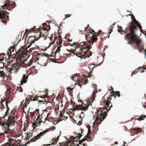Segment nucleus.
<instances>
[{"instance_id": "ea45409f", "label": "nucleus", "mask_w": 146, "mask_h": 146, "mask_svg": "<svg viewBox=\"0 0 146 146\" xmlns=\"http://www.w3.org/2000/svg\"><path fill=\"white\" fill-rule=\"evenodd\" d=\"M84 116V113L82 111H81V112L80 113L79 117L81 118H82V117H83Z\"/></svg>"}, {"instance_id": "09e8293b", "label": "nucleus", "mask_w": 146, "mask_h": 146, "mask_svg": "<svg viewBox=\"0 0 146 146\" xmlns=\"http://www.w3.org/2000/svg\"><path fill=\"white\" fill-rule=\"evenodd\" d=\"M136 71V70H135V71H133L132 73V74L131 75V76H132V75L133 74H135V72Z\"/></svg>"}, {"instance_id": "5fc2aeb1", "label": "nucleus", "mask_w": 146, "mask_h": 146, "mask_svg": "<svg viewBox=\"0 0 146 146\" xmlns=\"http://www.w3.org/2000/svg\"><path fill=\"white\" fill-rule=\"evenodd\" d=\"M92 32L94 33V34H95V33H98V32L97 33H95L94 31V30H92Z\"/></svg>"}, {"instance_id": "2eb2a0df", "label": "nucleus", "mask_w": 146, "mask_h": 146, "mask_svg": "<svg viewBox=\"0 0 146 146\" xmlns=\"http://www.w3.org/2000/svg\"><path fill=\"white\" fill-rule=\"evenodd\" d=\"M58 37H59V39H58V42L59 43V46L58 47L57 49L56 50L55 52H54V54L53 56H54V58H57L56 55H59V51L60 50V48L61 47V46H60V45L62 43L61 42L62 41V38L61 37V36L60 35H58Z\"/></svg>"}, {"instance_id": "c03bdc74", "label": "nucleus", "mask_w": 146, "mask_h": 146, "mask_svg": "<svg viewBox=\"0 0 146 146\" xmlns=\"http://www.w3.org/2000/svg\"><path fill=\"white\" fill-rule=\"evenodd\" d=\"M71 16V15H70V14H67L65 16V19H66V18H67L69 17H70Z\"/></svg>"}, {"instance_id": "338daca9", "label": "nucleus", "mask_w": 146, "mask_h": 146, "mask_svg": "<svg viewBox=\"0 0 146 146\" xmlns=\"http://www.w3.org/2000/svg\"><path fill=\"white\" fill-rule=\"evenodd\" d=\"M39 113V112L38 113H37V112H36V113H35V114H36V115L37 114H38Z\"/></svg>"}, {"instance_id": "4be33fe9", "label": "nucleus", "mask_w": 146, "mask_h": 146, "mask_svg": "<svg viewBox=\"0 0 146 146\" xmlns=\"http://www.w3.org/2000/svg\"><path fill=\"white\" fill-rule=\"evenodd\" d=\"M27 59H26V60H22V59H16V63H17V62L19 63V66L22 64L24 63L25 64H27V63H26L25 62L27 61Z\"/></svg>"}, {"instance_id": "9b49d317", "label": "nucleus", "mask_w": 146, "mask_h": 146, "mask_svg": "<svg viewBox=\"0 0 146 146\" xmlns=\"http://www.w3.org/2000/svg\"><path fill=\"white\" fill-rule=\"evenodd\" d=\"M15 6V3L12 1H10L9 0L5 1V3L4 4L3 6H1L2 8L5 9V7L6 8L7 10L11 11Z\"/></svg>"}, {"instance_id": "c756f323", "label": "nucleus", "mask_w": 146, "mask_h": 146, "mask_svg": "<svg viewBox=\"0 0 146 146\" xmlns=\"http://www.w3.org/2000/svg\"><path fill=\"white\" fill-rule=\"evenodd\" d=\"M1 104H0V109H3L4 108L5 106L3 104V102H6V101H7V100H5V99H4L3 100H2V99H1Z\"/></svg>"}, {"instance_id": "b1692460", "label": "nucleus", "mask_w": 146, "mask_h": 146, "mask_svg": "<svg viewBox=\"0 0 146 146\" xmlns=\"http://www.w3.org/2000/svg\"><path fill=\"white\" fill-rule=\"evenodd\" d=\"M27 103L26 101L23 100L21 103V105L22 106H23V107L22 108V110H23V112L26 113V112L24 111V108L27 107Z\"/></svg>"}, {"instance_id": "f03ea898", "label": "nucleus", "mask_w": 146, "mask_h": 146, "mask_svg": "<svg viewBox=\"0 0 146 146\" xmlns=\"http://www.w3.org/2000/svg\"><path fill=\"white\" fill-rule=\"evenodd\" d=\"M7 103L8 102L7 101L5 102L7 109L5 115L2 117H0V125L2 126L3 129H5V131L4 132L5 133H9L12 135V136H15V131L11 129L10 128L14 126L15 123H17L18 117L15 114L16 109L14 108L11 111L8 119H4L5 116L9 114V109Z\"/></svg>"}, {"instance_id": "3c124183", "label": "nucleus", "mask_w": 146, "mask_h": 146, "mask_svg": "<svg viewBox=\"0 0 146 146\" xmlns=\"http://www.w3.org/2000/svg\"><path fill=\"white\" fill-rule=\"evenodd\" d=\"M49 115V113H47V116L45 118V119H47L48 116Z\"/></svg>"}, {"instance_id": "4d7b16f0", "label": "nucleus", "mask_w": 146, "mask_h": 146, "mask_svg": "<svg viewBox=\"0 0 146 146\" xmlns=\"http://www.w3.org/2000/svg\"><path fill=\"white\" fill-rule=\"evenodd\" d=\"M29 61H30V60H29ZM32 63V62H31L30 61H29V63L28 65H30Z\"/></svg>"}, {"instance_id": "0eeeda50", "label": "nucleus", "mask_w": 146, "mask_h": 146, "mask_svg": "<svg viewBox=\"0 0 146 146\" xmlns=\"http://www.w3.org/2000/svg\"><path fill=\"white\" fill-rule=\"evenodd\" d=\"M37 35H39V37L33 36L29 37L28 39L27 42L28 43L30 44L28 45L26 48L24 47V48H21L19 50V54H26V52L27 51V49L35 41L38 40L39 38H42V37H39V34H37Z\"/></svg>"}, {"instance_id": "a19ab883", "label": "nucleus", "mask_w": 146, "mask_h": 146, "mask_svg": "<svg viewBox=\"0 0 146 146\" xmlns=\"http://www.w3.org/2000/svg\"><path fill=\"white\" fill-rule=\"evenodd\" d=\"M107 48L106 46H104L103 47H102L101 48V49H102L103 52H104L105 50H106V48Z\"/></svg>"}, {"instance_id": "e433bc0d", "label": "nucleus", "mask_w": 146, "mask_h": 146, "mask_svg": "<svg viewBox=\"0 0 146 146\" xmlns=\"http://www.w3.org/2000/svg\"><path fill=\"white\" fill-rule=\"evenodd\" d=\"M5 54L4 53H1L0 54V61H2L4 57V56Z\"/></svg>"}, {"instance_id": "ddd939ff", "label": "nucleus", "mask_w": 146, "mask_h": 146, "mask_svg": "<svg viewBox=\"0 0 146 146\" xmlns=\"http://www.w3.org/2000/svg\"><path fill=\"white\" fill-rule=\"evenodd\" d=\"M49 130V129H46L45 130H44L40 132L38 134H37L36 136H34V137L31 138V141L32 142L36 141L37 139H40L41 137L43 136L46 133L48 132Z\"/></svg>"}, {"instance_id": "412c9836", "label": "nucleus", "mask_w": 146, "mask_h": 146, "mask_svg": "<svg viewBox=\"0 0 146 146\" xmlns=\"http://www.w3.org/2000/svg\"><path fill=\"white\" fill-rule=\"evenodd\" d=\"M42 115H41L39 113L38 114V115L37 118V121L38 120V122H40V121L41 122L42 121H41V119L42 118V115L44 114H46V111L45 110L44 111H42V113H41Z\"/></svg>"}, {"instance_id": "423d86ee", "label": "nucleus", "mask_w": 146, "mask_h": 146, "mask_svg": "<svg viewBox=\"0 0 146 146\" xmlns=\"http://www.w3.org/2000/svg\"><path fill=\"white\" fill-rule=\"evenodd\" d=\"M131 17L133 22H131L129 23L128 27H127V29H129V32L128 33H125L126 35L124 36V38H130L131 36H132L134 35L138 36L136 33V31L137 30V28L135 24L138 27H140L141 25L135 19L133 15L131 16Z\"/></svg>"}, {"instance_id": "13d9d810", "label": "nucleus", "mask_w": 146, "mask_h": 146, "mask_svg": "<svg viewBox=\"0 0 146 146\" xmlns=\"http://www.w3.org/2000/svg\"><path fill=\"white\" fill-rule=\"evenodd\" d=\"M126 142H124L123 143V146H126Z\"/></svg>"}, {"instance_id": "1a4fd4ad", "label": "nucleus", "mask_w": 146, "mask_h": 146, "mask_svg": "<svg viewBox=\"0 0 146 146\" xmlns=\"http://www.w3.org/2000/svg\"><path fill=\"white\" fill-rule=\"evenodd\" d=\"M19 64L17 62L12 64L11 65H7L6 67L7 74L8 73L9 75H10L12 73H17L19 70Z\"/></svg>"}, {"instance_id": "052dcab7", "label": "nucleus", "mask_w": 146, "mask_h": 146, "mask_svg": "<svg viewBox=\"0 0 146 146\" xmlns=\"http://www.w3.org/2000/svg\"><path fill=\"white\" fill-rule=\"evenodd\" d=\"M36 123H33V125H35V127H36Z\"/></svg>"}, {"instance_id": "0e129e2a", "label": "nucleus", "mask_w": 146, "mask_h": 146, "mask_svg": "<svg viewBox=\"0 0 146 146\" xmlns=\"http://www.w3.org/2000/svg\"><path fill=\"white\" fill-rule=\"evenodd\" d=\"M69 89H70V90H72V89H71V88H70V87H69L68 88H67L68 90Z\"/></svg>"}, {"instance_id": "f8f14e48", "label": "nucleus", "mask_w": 146, "mask_h": 146, "mask_svg": "<svg viewBox=\"0 0 146 146\" xmlns=\"http://www.w3.org/2000/svg\"><path fill=\"white\" fill-rule=\"evenodd\" d=\"M88 131L87 135L86 136L85 138H83L82 140H80V141H79L80 144L82 143L86 140H87L88 141H90L93 139L94 135L92 133H91V130L89 127H88Z\"/></svg>"}, {"instance_id": "dca6fc26", "label": "nucleus", "mask_w": 146, "mask_h": 146, "mask_svg": "<svg viewBox=\"0 0 146 146\" xmlns=\"http://www.w3.org/2000/svg\"><path fill=\"white\" fill-rule=\"evenodd\" d=\"M9 143L4 144V146H18L17 142L16 140L11 139L8 140Z\"/></svg>"}, {"instance_id": "603ef678", "label": "nucleus", "mask_w": 146, "mask_h": 146, "mask_svg": "<svg viewBox=\"0 0 146 146\" xmlns=\"http://www.w3.org/2000/svg\"><path fill=\"white\" fill-rule=\"evenodd\" d=\"M112 29L113 28H111L109 30V31H110L111 32L112 31Z\"/></svg>"}, {"instance_id": "4468645a", "label": "nucleus", "mask_w": 146, "mask_h": 146, "mask_svg": "<svg viewBox=\"0 0 146 146\" xmlns=\"http://www.w3.org/2000/svg\"><path fill=\"white\" fill-rule=\"evenodd\" d=\"M72 78L73 80L74 81H75V80H78L79 85L80 86H81L82 85L85 84L88 82V80L85 78H84L83 79H81V78H80V80H78V78L77 76H75L74 77H73Z\"/></svg>"}, {"instance_id": "aec40b11", "label": "nucleus", "mask_w": 146, "mask_h": 146, "mask_svg": "<svg viewBox=\"0 0 146 146\" xmlns=\"http://www.w3.org/2000/svg\"><path fill=\"white\" fill-rule=\"evenodd\" d=\"M28 76L29 75H23V76L22 78L21 81V85H22L23 83H25L27 82L29 77Z\"/></svg>"}, {"instance_id": "39448f33", "label": "nucleus", "mask_w": 146, "mask_h": 146, "mask_svg": "<svg viewBox=\"0 0 146 146\" xmlns=\"http://www.w3.org/2000/svg\"><path fill=\"white\" fill-rule=\"evenodd\" d=\"M124 39L127 41V44L132 45L135 48L139 49L140 52H141L142 50H143V44L139 37L134 35L133 36H131L130 38Z\"/></svg>"}, {"instance_id": "bb28decb", "label": "nucleus", "mask_w": 146, "mask_h": 146, "mask_svg": "<svg viewBox=\"0 0 146 146\" xmlns=\"http://www.w3.org/2000/svg\"><path fill=\"white\" fill-rule=\"evenodd\" d=\"M15 48L14 47L12 46H11L9 49V51L7 52V53L9 52V54H12L15 52Z\"/></svg>"}, {"instance_id": "473e14b6", "label": "nucleus", "mask_w": 146, "mask_h": 146, "mask_svg": "<svg viewBox=\"0 0 146 146\" xmlns=\"http://www.w3.org/2000/svg\"><path fill=\"white\" fill-rule=\"evenodd\" d=\"M0 76L3 78L5 77V73L3 71H0Z\"/></svg>"}, {"instance_id": "680f3d73", "label": "nucleus", "mask_w": 146, "mask_h": 146, "mask_svg": "<svg viewBox=\"0 0 146 146\" xmlns=\"http://www.w3.org/2000/svg\"><path fill=\"white\" fill-rule=\"evenodd\" d=\"M111 33V32L110 31H108V33H109V34L110 35Z\"/></svg>"}, {"instance_id": "a18cd8bd", "label": "nucleus", "mask_w": 146, "mask_h": 146, "mask_svg": "<svg viewBox=\"0 0 146 146\" xmlns=\"http://www.w3.org/2000/svg\"><path fill=\"white\" fill-rule=\"evenodd\" d=\"M82 122L81 121H79L78 123V124L79 125H80L82 124Z\"/></svg>"}, {"instance_id": "f704fd0d", "label": "nucleus", "mask_w": 146, "mask_h": 146, "mask_svg": "<svg viewBox=\"0 0 146 146\" xmlns=\"http://www.w3.org/2000/svg\"><path fill=\"white\" fill-rule=\"evenodd\" d=\"M40 96H36L35 97H34L33 98V99L32 98L31 100H32L33 101H35L36 100H37L38 101L40 99V98H39Z\"/></svg>"}, {"instance_id": "20e7f679", "label": "nucleus", "mask_w": 146, "mask_h": 146, "mask_svg": "<svg viewBox=\"0 0 146 146\" xmlns=\"http://www.w3.org/2000/svg\"><path fill=\"white\" fill-rule=\"evenodd\" d=\"M47 23H45L42 25V32L37 33L39 29L36 28V27L34 26L33 28H31L29 29H26V30L25 33L27 32V31L29 30V31L28 33L31 32L34 33H36L37 34H39V37H42V38L44 40H45L47 36H48V34L49 33L48 31L50 30V25H47Z\"/></svg>"}, {"instance_id": "8fccbe9b", "label": "nucleus", "mask_w": 146, "mask_h": 146, "mask_svg": "<svg viewBox=\"0 0 146 146\" xmlns=\"http://www.w3.org/2000/svg\"><path fill=\"white\" fill-rule=\"evenodd\" d=\"M53 35H51V36H50V39L51 40L52 39L53 40Z\"/></svg>"}, {"instance_id": "4c0bfd02", "label": "nucleus", "mask_w": 146, "mask_h": 146, "mask_svg": "<svg viewBox=\"0 0 146 146\" xmlns=\"http://www.w3.org/2000/svg\"><path fill=\"white\" fill-rule=\"evenodd\" d=\"M20 85H19V87H18V86L17 87H18V89H17V90L19 91L20 92H22L23 91V89L21 87V86H20Z\"/></svg>"}, {"instance_id": "c9c22d12", "label": "nucleus", "mask_w": 146, "mask_h": 146, "mask_svg": "<svg viewBox=\"0 0 146 146\" xmlns=\"http://www.w3.org/2000/svg\"><path fill=\"white\" fill-rule=\"evenodd\" d=\"M48 93H46L45 95H42V96H41L40 95L39 96H40V98L45 99V98H46L48 97Z\"/></svg>"}, {"instance_id": "e2e57ef3", "label": "nucleus", "mask_w": 146, "mask_h": 146, "mask_svg": "<svg viewBox=\"0 0 146 146\" xmlns=\"http://www.w3.org/2000/svg\"><path fill=\"white\" fill-rule=\"evenodd\" d=\"M114 143L115 144H118V143H117V141H115Z\"/></svg>"}, {"instance_id": "9d476101", "label": "nucleus", "mask_w": 146, "mask_h": 146, "mask_svg": "<svg viewBox=\"0 0 146 146\" xmlns=\"http://www.w3.org/2000/svg\"><path fill=\"white\" fill-rule=\"evenodd\" d=\"M82 135L80 133L78 134L77 136L74 137L72 136L71 138H73L72 139V141L71 143H69L67 146H79V144H80L79 140H80V137Z\"/></svg>"}, {"instance_id": "58836bf2", "label": "nucleus", "mask_w": 146, "mask_h": 146, "mask_svg": "<svg viewBox=\"0 0 146 146\" xmlns=\"http://www.w3.org/2000/svg\"><path fill=\"white\" fill-rule=\"evenodd\" d=\"M7 91L9 92V95H11L13 93V90L11 88H9L7 90Z\"/></svg>"}, {"instance_id": "393cba45", "label": "nucleus", "mask_w": 146, "mask_h": 146, "mask_svg": "<svg viewBox=\"0 0 146 146\" xmlns=\"http://www.w3.org/2000/svg\"><path fill=\"white\" fill-rule=\"evenodd\" d=\"M107 33H103L102 32L101 34H99L98 35V36H101V38H100V39H103V38L104 37L105 38V39H106V38H107V36H108V38H109V35H107Z\"/></svg>"}, {"instance_id": "864d4df0", "label": "nucleus", "mask_w": 146, "mask_h": 146, "mask_svg": "<svg viewBox=\"0 0 146 146\" xmlns=\"http://www.w3.org/2000/svg\"><path fill=\"white\" fill-rule=\"evenodd\" d=\"M54 44V42L53 41L52 42V41H51V42L50 43V45H51V44Z\"/></svg>"}, {"instance_id": "6e6d98bb", "label": "nucleus", "mask_w": 146, "mask_h": 146, "mask_svg": "<svg viewBox=\"0 0 146 146\" xmlns=\"http://www.w3.org/2000/svg\"><path fill=\"white\" fill-rule=\"evenodd\" d=\"M88 27H87L86 28H85L84 29L85 31H87L88 29Z\"/></svg>"}, {"instance_id": "a878e982", "label": "nucleus", "mask_w": 146, "mask_h": 146, "mask_svg": "<svg viewBox=\"0 0 146 146\" xmlns=\"http://www.w3.org/2000/svg\"><path fill=\"white\" fill-rule=\"evenodd\" d=\"M146 117V116L145 115H142L140 116H135V120H137L139 121L140 120H142L144 119Z\"/></svg>"}, {"instance_id": "bf43d9fd", "label": "nucleus", "mask_w": 146, "mask_h": 146, "mask_svg": "<svg viewBox=\"0 0 146 146\" xmlns=\"http://www.w3.org/2000/svg\"><path fill=\"white\" fill-rule=\"evenodd\" d=\"M141 68V67H139V68L137 69V70H138L139 69H140Z\"/></svg>"}, {"instance_id": "f257e3e1", "label": "nucleus", "mask_w": 146, "mask_h": 146, "mask_svg": "<svg viewBox=\"0 0 146 146\" xmlns=\"http://www.w3.org/2000/svg\"><path fill=\"white\" fill-rule=\"evenodd\" d=\"M102 33V31L100 30L98 33H95V34L89 32L86 35V39L87 41H84L73 43V45H75L77 48H79L81 52L79 54H76L78 57L85 59L86 58L89 57L92 55V52L89 50V49L91 48V46L94 42H97L98 40L97 37L99 34Z\"/></svg>"}, {"instance_id": "6e6552de", "label": "nucleus", "mask_w": 146, "mask_h": 146, "mask_svg": "<svg viewBox=\"0 0 146 146\" xmlns=\"http://www.w3.org/2000/svg\"><path fill=\"white\" fill-rule=\"evenodd\" d=\"M85 103V104L82 103V104L78 105L74 102H72V103L73 104V107L72 110L75 111L76 110H82L84 111L87 110L88 107L90 105V102L87 101Z\"/></svg>"}, {"instance_id": "49530a36", "label": "nucleus", "mask_w": 146, "mask_h": 146, "mask_svg": "<svg viewBox=\"0 0 146 146\" xmlns=\"http://www.w3.org/2000/svg\"><path fill=\"white\" fill-rule=\"evenodd\" d=\"M139 29L140 31L141 32H142V31H143V30L141 29L142 28V27H141V26H140V27H139Z\"/></svg>"}, {"instance_id": "7ed1b4c3", "label": "nucleus", "mask_w": 146, "mask_h": 146, "mask_svg": "<svg viewBox=\"0 0 146 146\" xmlns=\"http://www.w3.org/2000/svg\"><path fill=\"white\" fill-rule=\"evenodd\" d=\"M105 97V96H104L103 97L102 100L105 104V106H107L109 108L108 109L105 108H103L98 111L97 117L93 123L94 125L96 124L97 126H98L100 124L101 122L105 118L107 115V112L110 110V108L112 107L111 103L110 102L109 100L110 97H107L106 99Z\"/></svg>"}, {"instance_id": "f3484780", "label": "nucleus", "mask_w": 146, "mask_h": 146, "mask_svg": "<svg viewBox=\"0 0 146 146\" xmlns=\"http://www.w3.org/2000/svg\"><path fill=\"white\" fill-rule=\"evenodd\" d=\"M70 52L69 53L65 54H64V56L65 57H66V58L70 57L71 56H73L74 55H76L77 56L76 54H79L81 52V51L80 52H76L75 51H74L73 50H70Z\"/></svg>"}, {"instance_id": "6ab92c4d", "label": "nucleus", "mask_w": 146, "mask_h": 146, "mask_svg": "<svg viewBox=\"0 0 146 146\" xmlns=\"http://www.w3.org/2000/svg\"><path fill=\"white\" fill-rule=\"evenodd\" d=\"M94 88L95 89V90H94L93 92V93L92 95V99L90 100V101H92L91 103H92L93 102V101L94 100L96 96V94L97 92L96 88H97V86H96L95 84H94Z\"/></svg>"}, {"instance_id": "5701e85b", "label": "nucleus", "mask_w": 146, "mask_h": 146, "mask_svg": "<svg viewBox=\"0 0 146 146\" xmlns=\"http://www.w3.org/2000/svg\"><path fill=\"white\" fill-rule=\"evenodd\" d=\"M16 53V52H15V53L9 54V52L7 53V55L8 56V58L10 60V59L11 58L15 59L16 60V59H17L16 58V55H15Z\"/></svg>"}, {"instance_id": "de8ad7c7", "label": "nucleus", "mask_w": 146, "mask_h": 146, "mask_svg": "<svg viewBox=\"0 0 146 146\" xmlns=\"http://www.w3.org/2000/svg\"><path fill=\"white\" fill-rule=\"evenodd\" d=\"M4 134L3 133H1L0 134V138H1V136H4Z\"/></svg>"}, {"instance_id": "79ce46f5", "label": "nucleus", "mask_w": 146, "mask_h": 146, "mask_svg": "<svg viewBox=\"0 0 146 146\" xmlns=\"http://www.w3.org/2000/svg\"><path fill=\"white\" fill-rule=\"evenodd\" d=\"M91 72H89L88 74V76H87V77L88 78H90L91 77H92V75H91Z\"/></svg>"}, {"instance_id": "c85d7f7f", "label": "nucleus", "mask_w": 146, "mask_h": 146, "mask_svg": "<svg viewBox=\"0 0 146 146\" xmlns=\"http://www.w3.org/2000/svg\"><path fill=\"white\" fill-rule=\"evenodd\" d=\"M133 129L134 130L135 134H137L140 132L141 131V129L139 128L134 127Z\"/></svg>"}, {"instance_id": "72a5a7b5", "label": "nucleus", "mask_w": 146, "mask_h": 146, "mask_svg": "<svg viewBox=\"0 0 146 146\" xmlns=\"http://www.w3.org/2000/svg\"><path fill=\"white\" fill-rule=\"evenodd\" d=\"M118 29V31L119 32V33H121V32H123L125 34V36L126 35V34H125V33H128L127 32V30H129V29H127V28H126V29H125V31H122V30L121 29Z\"/></svg>"}, {"instance_id": "774afa93", "label": "nucleus", "mask_w": 146, "mask_h": 146, "mask_svg": "<svg viewBox=\"0 0 146 146\" xmlns=\"http://www.w3.org/2000/svg\"><path fill=\"white\" fill-rule=\"evenodd\" d=\"M143 107H144L145 108H146V106H144V105H143Z\"/></svg>"}, {"instance_id": "69168bd1", "label": "nucleus", "mask_w": 146, "mask_h": 146, "mask_svg": "<svg viewBox=\"0 0 146 146\" xmlns=\"http://www.w3.org/2000/svg\"><path fill=\"white\" fill-rule=\"evenodd\" d=\"M33 48H31L30 50V52H32V50H33Z\"/></svg>"}, {"instance_id": "2f4dec72", "label": "nucleus", "mask_w": 146, "mask_h": 146, "mask_svg": "<svg viewBox=\"0 0 146 146\" xmlns=\"http://www.w3.org/2000/svg\"><path fill=\"white\" fill-rule=\"evenodd\" d=\"M39 110L38 109H36L34 111L31 112L30 113V116L31 117H34V115L35 114V113L37 112V113H38L39 112Z\"/></svg>"}, {"instance_id": "7c9ffc66", "label": "nucleus", "mask_w": 146, "mask_h": 146, "mask_svg": "<svg viewBox=\"0 0 146 146\" xmlns=\"http://www.w3.org/2000/svg\"><path fill=\"white\" fill-rule=\"evenodd\" d=\"M59 137V136H58L57 137V138H56V137H55V138H53L52 140V143H51L52 144H56L58 140V138Z\"/></svg>"}, {"instance_id": "a211bd4d", "label": "nucleus", "mask_w": 146, "mask_h": 146, "mask_svg": "<svg viewBox=\"0 0 146 146\" xmlns=\"http://www.w3.org/2000/svg\"><path fill=\"white\" fill-rule=\"evenodd\" d=\"M35 58H36V61L38 60L39 59L40 60L44 59L45 57L41 54L36 52L35 55Z\"/></svg>"}, {"instance_id": "cd10ccee", "label": "nucleus", "mask_w": 146, "mask_h": 146, "mask_svg": "<svg viewBox=\"0 0 146 146\" xmlns=\"http://www.w3.org/2000/svg\"><path fill=\"white\" fill-rule=\"evenodd\" d=\"M114 92L113 90L112 92H111V94H112V95H111L110 96H114L116 97V95H117V96L118 97H119L120 96V93L119 91H117L116 92V94L115 93H114Z\"/></svg>"}, {"instance_id": "37998d69", "label": "nucleus", "mask_w": 146, "mask_h": 146, "mask_svg": "<svg viewBox=\"0 0 146 146\" xmlns=\"http://www.w3.org/2000/svg\"><path fill=\"white\" fill-rule=\"evenodd\" d=\"M45 100V98H43L42 100H39V102L41 103V102H44Z\"/></svg>"}]
</instances>
